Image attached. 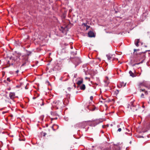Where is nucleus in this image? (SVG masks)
<instances>
[{"label":"nucleus","instance_id":"obj_1","mask_svg":"<svg viewBox=\"0 0 150 150\" xmlns=\"http://www.w3.org/2000/svg\"><path fill=\"white\" fill-rule=\"evenodd\" d=\"M138 89L140 92L141 91H144V94L147 95L148 94V93L147 91H145L144 89H141V88L142 86H145L146 87L148 86V84L147 82L144 81H143L142 82L139 83L138 85Z\"/></svg>","mask_w":150,"mask_h":150},{"label":"nucleus","instance_id":"obj_2","mask_svg":"<svg viewBox=\"0 0 150 150\" xmlns=\"http://www.w3.org/2000/svg\"><path fill=\"white\" fill-rule=\"evenodd\" d=\"M28 57H27L26 55H23L22 56L21 58H19L20 59L18 60V61L16 62L18 65H20V64L22 63L21 66V67L24 66L28 61Z\"/></svg>","mask_w":150,"mask_h":150},{"label":"nucleus","instance_id":"obj_3","mask_svg":"<svg viewBox=\"0 0 150 150\" xmlns=\"http://www.w3.org/2000/svg\"><path fill=\"white\" fill-rule=\"evenodd\" d=\"M21 55V53H17L15 54V57L11 56L9 57L10 59L11 60V63L10 64V65H13L16 64V62L18 61V60L20 59L19 57Z\"/></svg>","mask_w":150,"mask_h":150},{"label":"nucleus","instance_id":"obj_4","mask_svg":"<svg viewBox=\"0 0 150 150\" xmlns=\"http://www.w3.org/2000/svg\"><path fill=\"white\" fill-rule=\"evenodd\" d=\"M129 105L128 108H130L132 112L137 111L139 108V105L138 104L137 105L135 104L134 101L131 102Z\"/></svg>","mask_w":150,"mask_h":150},{"label":"nucleus","instance_id":"obj_5","mask_svg":"<svg viewBox=\"0 0 150 150\" xmlns=\"http://www.w3.org/2000/svg\"><path fill=\"white\" fill-rule=\"evenodd\" d=\"M63 103L59 100L54 101L51 103L52 106L56 108L57 109L61 108L63 106Z\"/></svg>","mask_w":150,"mask_h":150},{"label":"nucleus","instance_id":"obj_6","mask_svg":"<svg viewBox=\"0 0 150 150\" xmlns=\"http://www.w3.org/2000/svg\"><path fill=\"white\" fill-rule=\"evenodd\" d=\"M90 122V121H83L82 122L78 123L76 125V127H80L81 128H84L87 125V122Z\"/></svg>","mask_w":150,"mask_h":150},{"label":"nucleus","instance_id":"obj_7","mask_svg":"<svg viewBox=\"0 0 150 150\" xmlns=\"http://www.w3.org/2000/svg\"><path fill=\"white\" fill-rule=\"evenodd\" d=\"M73 61L75 65V67L81 62L80 59L78 57H74Z\"/></svg>","mask_w":150,"mask_h":150},{"label":"nucleus","instance_id":"obj_8","mask_svg":"<svg viewBox=\"0 0 150 150\" xmlns=\"http://www.w3.org/2000/svg\"><path fill=\"white\" fill-rule=\"evenodd\" d=\"M90 121L91 122V123L90 125L92 126H95L97 124H99L102 122V121L100 120H96Z\"/></svg>","mask_w":150,"mask_h":150},{"label":"nucleus","instance_id":"obj_9","mask_svg":"<svg viewBox=\"0 0 150 150\" xmlns=\"http://www.w3.org/2000/svg\"><path fill=\"white\" fill-rule=\"evenodd\" d=\"M129 74H130V76L132 77H135L137 76V73L135 70H134V73L132 72L131 71H129Z\"/></svg>","mask_w":150,"mask_h":150},{"label":"nucleus","instance_id":"obj_10","mask_svg":"<svg viewBox=\"0 0 150 150\" xmlns=\"http://www.w3.org/2000/svg\"><path fill=\"white\" fill-rule=\"evenodd\" d=\"M88 36L89 37H95L96 36L95 34L93 32L90 30L88 33Z\"/></svg>","mask_w":150,"mask_h":150},{"label":"nucleus","instance_id":"obj_11","mask_svg":"<svg viewBox=\"0 0 150 150\" xmlns=\"http://www.w3.org/2000/svg\"><path fill=\"white\" fill-rule=\"evenodd\" d=\"M15 94L14 92H10L9 93V96L10 98L11 99H13L15 97Z\"/></svg>","mask_w":150,"mask_h":150},{"label":"nucleus","instance_id":"obj_12","mask_svg":"<svg viewBox=\"0 0 150 150\" xmlns=\"http://www.w3.org/2000/svg\"><path fill=\"white\" fill-rule=\"evenodd\" d=\"M126 84V83H124V82H120L119 85H118V87L119 88H121L122 87H125Z\"/></svg>","mask_w":150,"mask_h":150},{"label":"nucleus","instance_id":"obj_13","mask_svg":"<svg viewBox=\"0 0 150 150\" xmlns=\"http://www.w3.org/2000/svg\"><path fill=\"white\" fill-rule=\"evenodd\" d=\"M150 50H146L145 52H141L139 54V55H141L142 56V58H144L145 57V53L147 51H150Z\"/></svg>","mask_w":150,"mask_h":150},{"label":"nucleus","instance_id":"obj_14","mask_svg":"<svg viewBox=\"0 0 150 150\" xmlns=\"http://www.w3.org/2000/svg\"><path fill=\"white\" fill-rule=\"evenodd\" d=\"M139 41V39H136L135 40L134 44L136 46L138 47L139 46V43L141 42Z\"/></svg>","mask_w":150,"mask_h":150},{"label":"nucleus","instance_id":"obj_15","mask_svg":"<svg viewBox=\"0 0 150 150\" xmlns=\"http://www.w3.org/2000/svg\"><path fill=\"white\" fill-rule=\"evenodd\" d=\"M52 128L53 130L55 131L58 128L59 126L57 125L54 124L52 126Z\"/></svg>","mask_w":150,"mask_h":150},{"label":"nucleus","instance_id":"obj_16","mask_svg":"<svg viewBox=\"0 0 150 150\" xmlns=\"http://www.w3.org/2000/svg\"><path fill=\"white\" fill-rule=\"evenodd\" d=\"M106 57L108 60H110L112 58L113 55L110 54H108L106 55Z\"/></svg>","mask_w":150,"mask_h":150},{"label":"nucleus","instance_id":"obj_17","mask_svg":"<svg viewBox=\"0 0 150 150\" xmlns=\"http://www.w3.org/2000/svg\"><path fill=\"white\" fill-rule=\"evenodd\" d=\"M44 105V102L43 101V100L42 99H40L39 100V103H38V105H40L42 106Z\"/></svg>","mask_w":150,"mask_h":150},{"label":"nucleus","instance_id":"obj_18","mask_svg":"<svg viewBox=\"0 0 150 150\" xmlns=\"http://www.w3.org/2000/svg\"><path fill=\"white\" fill-rule=\"evenodd\" d=\"M86 86L85 84H83L82 85L80 86V89L82 90H84L85 89Z\"/></svg>","mask_w":150,"mask_h":150},{"label":"nucleus","instance_id":"obj_19","mask_svg":"<svg viewBox=\"0 0 150 150\" xmlns=\"http://www.w3.org/2000/svg\"><path fill=\"white\" fill-rule=\"evenodd\" d=\"M82 25H84L86 27V30H88V28H90V26L87 25V23H83L82 24Z\"/></svg>","mask_w":150,"mask_h":150},{"label":"nucleus","instance_id":"obj_20","mask_svg":"<svg viewBox=\"0 0 150 150\" xmlns=\"http://www.w3.org/2000/svg\"><path fill=\"white\" fill-rule=\"evenodd\" d=\"M83 79H81L80 80L78 81L77 82V84L78 86H80L81 84L83 82Z\"/></svg>","mask_w":150,"mask_h":150},{"label":"nucleus","instance_id":"obj_21","mask_svg":"<svg viewBox=\"0 0 150 150\" xmlns=\"http://www.w3.org/2000/svg\"><path fill=\"white\" fill-rule=\"evenodd\" d=\"M25 51L26 52V55L27 57H28V56L30 55L32 53V52L31 51H28L27 50H26Z\"/></svg>","mask_w":150,"mask_h":150},{"label":"nucleus","instance_id":"obj_22","mask_svg":"<svg viewBox=\"0 0 150 150\" xmlns=\"http://www.w3.org/2000/svg\"><path fill=\"white\" fill-rule=\"evenodd\" d=\"M64 27H61V29H60V30L61 31H62V32L63 33H64Z\"/></svg>","mask_w":150,"mask_h":150},{"label":"nucleus","instance_id":"obj_23","mask_svg":"<svg viewBox=\"0 0 150 150\" xmlns=\"http://www.w3.org/2000/svg\"><path fill=\"white\" fill-rule=\"evenodd\" d=\"M76 52H71V54L73 55H76Z\"/></svg>","mask_w":150,"mask_h":150},{"label":"nucleus","instance_id":"obj_24","mask_svg":"<svg viewBox=\"0 0 150 150\" xmlns=\"http://www.w3.org/2000/svg\"><path fill=\"white\" fill-rule=\"evenodd\" d=\"M41 134L42 135H43V137H45V136L47 134L45 132H41Z\"/></svg>","mask_w":150,"mask_h":150},{"label":"nucleus","instance_id":"obj_25","mask_svg":"<svg viewBox=\"0 0 150 150\" xmlns=\"http://www.w3.org/2000/svg\"><path fill=\"white\" fill-rule=\"evenodd\" d=\"M141 63H135V64H132V67H134V66L136 65V64H139Z\"/></svg>","mask_w":150,"mask_h":150},{"label":"nucleus","instance_id":"obj_26","mask_svg":"<svg viewBox=\"0 0 150 150\" xmlns=\"http://www.w3.org/2000/svg\"><path fill=\"white\" fill-rule=\"evenodd\" d=\"M119 93V91L118 90H116V91L115 92V94L116 95H117Z\"/></svg>","mask_w":150,"mask_h":150},{"label":"nucleus","instance_id":"obj_27","mask_svg":"<svg viewBox=\"0 0 150 150\" xmlns=\"http://www.w3.org/2000/svg\"><path fill=\"white\" fill-rule=\"evenodd\" d=\"M139 50V49H134V52H136L137 51H138Z\"/></svg>","mask_w":150,"mask_h":150},{"label":"nucleus","instance_id":"obj_28","mask_svg":"<svg viewBox=\"0 0 150 150\" xmlns=\"http://www.w3.org/2000/svg\"><path fill=\"white\" fill-rule=\"evenodd\" d=\"M144 94L143 93H142L141 94V98H144Z\"/></svg>","mask_w":150,"mask_h":150},{"label":"nucleus","instance_id":"obj_29","mask_svg":"<svg viewBox=\"0 0 150 150\" xmlns=\"http://www.w3.org/2000/svg\"><path fill=\"white\" fill-rule=\"evenodd\" d=\"M57 66L59 67H61V65L60 64H58V63L57 64Z\"/></svg>","mask_w":150,"mask_h":150},{"label":"nucleus","instance_id":"obj_30","mask_svg":"<svg viewBox=\"0 0 150 150\" xmlns=\"http://www.w3.org/2000/svg\"><path fill=\"white\" fill-rule=\"evenodd\" d=\"M24 84V83H20V85H19V86L21 87L23 86V85Z\"/></svg>","mask_w":150,"mask_h":150},{"label":"nucleus","instance_id":"obj_31","mask_svg":"<svg viewBox=\"0 0 150 150\" xmlns=\"http://www.w3.org/2000/svg\"><path fill=\"white\" fill-rule=\"evenodd\" d=\"M71 84L73 85V86H74L75 88H76V86L74 83L73 82H72Z\"/></svg>","mask_w":150,"mask_h":150},{"label":"nucleus","instance_id":"obj_32","mask_svg":"<svg viewBox=\"0 0 150 150\" xmlns=\"http://www.w3.org/2000/svg\"><path fill=\"white\" fill-rule=\"evenodd\" d=\"M67 97L68 98H70V95L69 94H68L67 95Z\"/></svg>","mask_w":150,"mask_h":150},{"label":"nucleus","instance_id":"obj_33","mask_svg":"<svg viewBox=\"0 0 150 150\" xmlns=\"http://www.w3.org/2000/svg\"><path fill=\"white\" fill-rule=\"evenodd\" d=\"M29 85L28 83L25 86V88L26 89H28V88L27 86V85Z\"/></svg>","mask_w":150,"mask_h":150},{"label":"nucleus","instance_id":"obj_34","mask_svg":"<svg viewBox=\"0 0 150 150\" xmlns=\"http://www.w3.org/2000/svg\"><path fill=\"white\" fill-rule=\"evenodd\" d=\"M105 83H106V86H108V84H109V82L108 81H105Z\"/></svg>","mask_w":150,"mask_h":150},{"label":"nucleus","instance_id":"obj_35","mask_svg":"<svg viewBox=\"0 0 150 150\" xmlns=\"http://www.w3.org/2000/svg\"><path fill=\"white\" fill-rule=\"evenodd\" d=\"M115 60H116V61H118V60L117 58H113L112 59V61H114Z\"/></svg>","mask_w":150,"mask_h":150},{"label":"nucleus","instance_id":"obj_36","mask_svg":"<svg viewBox=\"0 0 150 150\" xmlns=\"http://www.w3.org/2000/svg\"><path fill=\"white\" fill-rule=\"evenodd\" d=\"M7 80L9 82L11 81V80L9 78H8L7 79Z\"/></svg>","mask_w":150,"mask_h":150},{"label":"nucleus","instance_id":"obj_37","mask_svg":"<svg viewBox=\"0 0 150 150\" xmlns=\"http://www.w3.org/2000/svg\"><path fill=\"white\" fill-rule=\"evenodd\" d=\"M71 88V87H69L67 89L69 91H71V88Z\"/></svg>","mask_w":150,"mask_h":150},{"label":"nucleus","instance_id":"obj_38","mask_svg":"<svg viewBox=\"0 0 150 150\" xmlns=\"http://www.w3.org/2000/svg\"><path fill=\"white\" fill-rule=\"evenodd\" d=\"M121 128H119L118 129L117 131H118L119 132H120L121 131Z\"/></svg>","mask_w":150,"mask_h":150},{"label":"nucleus","instance_id":"obj_39","mask_svg":"<svg viewBox=\"0 0 150 150\" xmlns=\"http://www.w3.org/2000/svg\"><path fill=\"white\" fill-rule=\"evenodd\" d=\"M93 98V97L92 96H90V99L91 100H92Z\"/></svg>","mask_w":150,"mask_h":150},{"label":"nucleus","instance_id":"obj_40","mask_svg":"<svg viewBox=\"0 0 150 150\" xmlns=\"http://www.w3.org/2000/svg\"><path fill=\"white\" fill-rule=\"evenodd\" d=\"M93 108L92 109V111L94 110L96 108V107L95 106H93Z\"/></svg>","mask_w":150,"mask_h":150},{"label":"nucleus","instance_id":"obj_41","mask_svg":"<svg viewBox=\"0 0 150 150\" xmlns=\"http://www.w3.org/2000/svg\"><path fill=\"white\" fill-rule=\"evenodd\" d=\"M46 82V83H48V85H50V83L48 81H47Z\"/></svg>","mask_w":150,"mask_h":150},{"label":"nucleus","instance_id":"obj_42","mask_svg":"<svg viewBox=\"0 0 150 150\" xmlns=\"http://www.w3.org/2000/svg\"><path fill=\"white\" fill-rule=\"evenodd\" d=\"M46 82V83H48V85H50V83L48 81H47Z\"/></svg>","mask_w":150,"mask_h":150},{"label":"nucleus","instance_id":"obj_43","mask_svg":"<svg viewBox=\"0 0 150 150\" xmlns=\"http://www.w3.org/2000/svg\"><path fill=\"white\" fill-rule=\"evenodd\" d=\"M98 149H89L88 150H98Z\"/></svg>","mask_w":150,"mask_h":150},{"label":"nucleus","instance_id":"obj_44","mask_svg":"<svg viewBox=\"0 0 150 150\" xmlns=\"http://www.w3.org/2000/svg\"><path fill=\"white\" fill-rule=\"evenodd\" d=\"M16 87L18 88H19L20 87V86H19V85H18L16 86Z\"/></svg>","mask_w":150,"mask_h":150},{"label":"nucleus","instance_id":"obj_45","mask_svg":"<svg viewBox=\"0 0 150 150\" xmlns=\"http://www.w3.org/2000/svg\"><path fill=\"white\" fill-rule=\"evenodd\" d=\"M19 71L18 70L16 71V73H18L19 72Z\"/></svg>","mask_w":150,"mask_h":150},{"label":"nucleus","instance_id":"obj_46","mask_svg":"<svg viewBox=\"0 0 150 150\" xmlns=\"http://www.w3.org/2000/svg\"><path fill=\"white\" fill-rule=\"evenodd\" d=\"M11 89V88L10 87H9V88L7 89V90H10Z\"/></svg>","mask_w":150,"mask_h":150},{"label":"nucleus","instance_id":"obj_47","mask_svg":"<svg viewBox=\"0 0 150 150\" xmlns=\"http://www.w3.org/2000/svg\"><path fill=\"white\" fill-rule=\"evenodd\" d=\"M36 97H33V99H36Z\"/></svg>","mask_w":150,"mask_h":150},{"label":"nucleus","instance_id":"obj_48","mask_svg":"<svg viewBox=\"0 0 150 150\" xmlns=\"http://www.w3.org/2000/svg\"><path fill=\"white\" fill-rule=\"evenodd\" d=\"M6 112H2V114H4V113H6Z\"/></svg>","mask_w":150,"mask_h":150},{"label":"nucleus","instance_id":"obj_49","mask_svg":"<svg viewBox=\"0 0 150 150\" xmlns=\"http://www.w3.org/2000/svg\"><path fill=\"white\" fill-rule=\"evenodd\" d=\"M64 45H68V44H67V43H65Z\"/></svg>","mask_w":150,"mask_h":150},{"label":"nucleus","instance_id":"obj_50","mask_svg":"<svg viewBox=\"0 0 150 150\" xmlns=\"http://www.w3.org/2000/svg\"><path fill=\"white\" fill-rule=\"evenodd\" d=\"M126 130H127L128 132H129V129H127L126 128Z\"/></svg>","mask_w":150,"mask_h":150},{"label":"nucleus","instance_id":"obj_51","mask_svg":"<svg viewBox=\"0 0 150 150\" xmlns=\"http://www.w3.org/2000/svg\"><path fill=\"white\" fill-rule=\"evenodd\" d=\"M104 150H110V149H104Z\"/></svg>","mask_w":150,"mask_h":150},{"label":"nucleus","instance_id":"obj_52","mask_svg":"<svg viewBox=\"0 0 150 150\" xmlns=\"http://www.w3.org/2000/svg\"><path fill=\"white\" fill-rule=\"evenodd\" d=\"M80 86H77V88H78L79 87L80 88Z\"/></svg>","mask_w":150,"mask_h":150},{"label":"nucleus","instance_id":"obj_53","mask_svg":"<svg viewBox=\"0 0 150 150\" xmlns=\"http://www.w3.org/2000/svg\"><path fill=\"white\" fill-rule=\"evenodd\" d=\"M117 127H120V125H118L117 126Z\"/></svg>","mask_w":150,"mask_h":150},{"label":"nucleus","instance_id":"obj_54","mask_svg":"<svg viewBox=\"0 0 150 150\" xmlns=\"http://www.w3.org/2000/svg\"><path fill=\"white\" fill-rule=\"evenodd\" d=\"M87 108H88V109H90L89 108V106H88L87 107Z\"/></svg>","mask_w":150,"mask_h":150},{"label":"nucleus","instance_id":"obj_55","mask_svg":"<svg viewBox=\"0 0 150 150\" xmlns=\"http://www.w3.org/2000/svg\"><path fill=\"white\" fill-rule=\"evenodd\" d=\"M105 126L104 125H103L102 127L103 128H104L105 127Z\"/></svg>","mask_w":150,"mask_h":150},{"label":"nucleus","instance_id":"obj_56","mask_svg":"<svg viewBox=\"0 0 150 150\" xmlns=\"http://www.w3.org/2000/svg\"><path fill=\"white\" fill-rule=\"evenodd\" d=\"M95 83V84L96 85H98V84H97V83Z\"/></svg>","mask_w":150,"mask_h":150},{"label":"nucleus","instance_id":"obj_57","mask_svg":"<svg viewBox=\"0 0 150 150\" xmlns=\"http://www.w3.org/2000/svg\"><path fill=\"white\" fill-rule=\"evenodd\" d=\"M140 43H141V45H142V44H143V43H142V42H141Z\"/></svg>","mask_w":150,"mask_h":150},{"label":"nucleus","instance_id":"obj_58","mask_svg":"<svg viewBox=\"0 0 150 150\" xmlns=\"http://www.w3.org/2000/svg\"><path fill=\"white\" fill-rule=\"evenodd\" d=\"M142 107H143V108H144L145 107H144V105H143Z\"/></svg>","mask_w":150,"mask_h":150},{"label":"nucleus","instance_id":"obj_59","mask_svg":"<svg viewBox=\"0 0 150 150\" xmlns=\"http://www.w3.org/2000/svg\"><path fill=\"white\" fill-rule=\"evenodd\" d=\"M9 62H10V61H8V63L9 64H9Z\"/></svg>","mask_w":150,"mask_h":150},{"label":"nucleus","instance_id":"obj_60","mask_svg":"<svg viewBox=\"0 0 150 150\" xmlns=\"http://www.w3.org/2000/svg\"><path fill=\"white\" fill-rule=\"evenodd\" d=\"M136 54L137 55H138L137 53H136Z\"/></svg>","mask_w":150,"mask_h":150},{"label":"nucleus","instance_id":"obj_61","mask_svg":"<svg viewBox=\"0 0 150 150\" xmlns=\"http://www.w3.org/2000/svg\"><path fill=\"white\" fill-rule=\"evenodd\" d=\"M78 91H77L76 92V93H78Z\"/></svg>","mask_w":150,"mask_h":150},{"label":"nucleus","instance_id":"obj_62","mask_svg":"<svg viewBox=\"0 0 150 150\" xmlns=\"http://www.w3.org/2000/svg\"><path fill=\"white\" fill-rule=\"evenodd\" d=\"M132 143V142L131 141H130V143L131 144Z\"/></svg>","mask_w":150,"mask_h":150},{"label":"nucleus","instance_id":"obj_63","mask_svg":"<svg viewBox=\"0 0 150 150\" xmlns=\"http://www.w3.org/2000/svg\"><path fill=\"white\" fill-rule=\"evenodd\" d=\"M145 47H147V46H146V45L145 46Z\"/></svg>","mask_w":150,"mask_h":150},{"label":"nucleus","instance_id":"obj_64","mask_svg":"<svg viewBox=\"0 0 150 150\" xmlns=\"http://www.w3.org/2000/svg\"><path fill=\"white\" fill-rule=\"evenodd\" d=\"M98 59L100 61L101 60H100V59L98 58Z\"/></svg>","mask_w":150,"mask_h":150}]
</instances>
